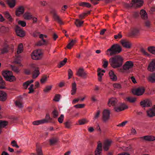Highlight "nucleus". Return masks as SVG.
Masks as SVG:
<instances>
[{"label": "nucleus", "mask_w": 155, "mask_h": 155, "mask_svg": "<svg viewBox=\"0 0 155 155\" xmlns=\"http://www.w3.org/2000/svg\"><path fill=\"white\" fill-rule=\"evenodd\" d=\"M117 102V100L116 98L112 97L109 99L107 105L110 107L111 106H115Z\"/></svg>", "instance_id": "14"}, {"label": "nucleus", "mask_w": 155, "mask_h": 155, "mask_svg": "<svg viewBox=\"0 0 155 155\" xmlns=\"http://www.w3.org/2000/svg\"><path fill=\"white\" fill-rule=\"evenodd\" d=\"M9 29L8 28L4 26L1 27L0 28V32L4 33L8 31Z\"/></svg>", "instance_id": "40"}, {"label": "nucleus", "mask_w": 155, "mask_h": 155, "mask_svg": "<svg viewBox=\"0 0 155 155\" xmlns=\"http://www.w3.org/2000/svg\"><path fill=\"white\" fill-rule=\"evenodd\" d=\"M147 50L150 52L155 55V47L150 46L148 47Z\"/></svg>", "instance_id": "44"}, {"label": "nucleus", "mask_w": 155, "mask_h": 155, "mask_svg": "<svg viewBox=\"0 0 155 155\" xmlns=\"http://www.w3.org/2000/svg\"><path fill=\"white\" fill-rule=\"evenodd\" d=\"M110 110L108 109H105L103 113L102 119L103 121L106 122L108 121L110 118Z\"/></svg>", "instance_id": "8"}, {"label": "nucleus", "mask_w": 155, "mask_h": 155, "mask_svg": "<svg viewBox=\"0 0 155 155\" xmlns=\"http://www.w3.org/2000/svg\"><path fill=\"white\" fill-rule=\"evenodd\" d=\"M120 42L124 47L127 48H131L132 44L130 41L124 39H123L120 41Z\"/></svg>", "instance_id": "10"}, {"label": "nucleus", "mask_w": 155, "mask_h": 155, "mask_svg": "<svg viewBox=\"0 0 155 155\" xmlns=\"http://www.w3.org/2000/svg\"><path fill=\"white\" fill-rule=\"evenodd\" d=\"M44 120H37L34 121L33 122V124L34 125H38L39 124L44 123V122L43 121H45Z\"/></svg>", "instance_id": "50"}, {"label": "nucleus", "mask_w": 155, "mask_h": 155, "mask_svg": "<svg viewBox=\"0 0 155 155\" xmlns=\"http://www.w3.org/2000/svg\"><path fill=\"white\" fill-rule=\"evenodd\" d=\"M32 15L29 12H27L23 15L24 18L26 20H30L32 18Z\"/></svg>", "instance_id": "26"}, {"label": "nucleus", "mask_w": 155, "mask_h": 155, "mask_svg": "<svg viewBox=\"0 0 155 155\" xmlns=\"http://www.w3.org/2000/svg\"><path fill=\"white\" fill-rule=\"evenodd\" d=\"M50 13L53 15V18L55 21H57L60 25H62L64 24L60 17L57 15L56 12L55 10H52L50 12Z\"/></svg>", "instance_id": "6"}, {"label": "nucleus", "mask_w": 155, "mask_h": 155, "mask_svg": "<svg viewBox=\"0 0 155 155\" xmlns=\"http://www.w3.org/2000/svg\"><path fill=\"white\" fill-rule=\"evenodd\" d=\"M16 78L15 76L13 75V74H11L10 76L7 77L5 80L7 81H9L10 82H13L15 81L16 80Z\"/></svg>", "instance_id": "38"}, {"label": "nucleus", "mask_w": 155, "mask_h": 155, "mask_svg": "<svg viewBox=\"0 0 155 155\" xmlns=\"http://www.w3.org/2000/svg\"><path fill=\"white\" fill-rule=\"evenodd\" d=\"M23 46L22 43H20L18 45L17 51V54H18L23 51Z\"/></svg>", "instance_id": "41"}, {"label": "nucleus", "mask_w": 155, "mask_h": 155, "mask_svg": "<svg viewBox=\"0 0 155 155\" xmlns=\"http://www.w3.org/2000/svg\"><path fill=\"white\" fill-rule=\"evenodd\" d=\"M61 95L59 94H56L55 95L53 101L55 102L58 101L60 98Z\"/></svg>", "instance_id": "48"}, {"label": "nucleus", "mask_w": 155, "mask_h": 155, "mask_svg": "<svg viewBox=\"0 0 155 155\" xmlns=\"http://www.w3.org/2000/svg\"><path fill=\"white\" fill-rule=\"evenodd\" d=\"M38 68H37L33 71V74L32 75L33 78H37L40 74Z\"/></svg>", "instance_id": "31"}, {"label": "nucleus", "mask_w": 155, "mask_h": 155, "mask_svg": "<svg viewBox=\"0 0 155 155\" xmlns=\"http://www.w3.org/2000/svg\"><path fill=\"white\" fill-rule=\"evenodd\" d=\"M140 138L143 140L148 141H153L155 140V137L151 135H148L141 137Z\"/></svg>", "instance_id": "17"}, {"label": "nucleus", "mask_w": 155, "mask_h": 155, "mask_svg": "<svg viewBox=\"0 0 155 155\" xmlns=\"http://www.w3.org/2000/svg\"><path fill=\"white\" fill-rule=\"evenodd\" d=\"M11 143L12 144V146L13 147H15L17 148H18L19 147V146L16 143V142L15 140L12 141L11 142Z\"/></svg>", "instance_id": "61"}, {"label": "nucleus", "mask_w": 155, "mask_h": 155, "mask_svg": "<svg viewBox=\"0 0 155 155\" xmlns=\"http://www.w3.org/2000/svg\"><path fill=\"white\" fill-rule=\"evenodd\" d=\"M3 14L5 18L8 19V21L10 22H12L13 19L11 15L8 12H3Z\"/></svg>", "instance_id": "23"}, {"label": "nucleus", "mask_w": 155, "mask_h": 155, "mask_svg": "<svg viewBox=\"0 0 155 155\" xmlns=\"http://www.w3.org/2000/svg\"><path fill=\"white\" fill-rule=\"evenodd\" d=\"M126 99L127 101L130 103H134L136 100V98L132 97H126Z\"/></svg>", "instance_id": "43"}, {"label": "nucleus", "mask_w": 155, "mask_h": 155, "mask_svg": "<svg viewBox=\"0 0 155 155\" xmlns=\"http://www.w3.org/2000/svg\"><path fill=\"white\" fill-rule=\"evenodd\" d=\"M139 14L138 12H133L132 16L133 18H136L139 17Z\"/></svg>", "instance_id": "55"}, {"label": "nucleus", "mask_w": 155, "mask_h": 155, "mask_svg": "<svg viewBox=\"0 0 155 155\" xmlns=\"http://www.w3.org/2000/svg\"><path fill=\"white\" fill-rule=\"evenodd\" d=\"M141 52L144 55L147 56H149V54L147 53L143 48H141L140 49Z\"/></svg>", "instance_id": "57"}, {"label": "nucleus", "mask_w": 155, "mask_h": 155, "mask_svg": "<svg viewBox=\"0 0 155 155\" xmlns=\"http://www.w3.org/2000/svg\"><path fill=\"white\" fill-rule=\"evenodd\" d=\"M111 141H110L108 140H106L104 142L103 148L105 151H107L108 150L110 147L111 146Z\"/></svg>", "instance_id": "19"}, {"label": "nucleus", "mask_w": 155, "mask_h": 155, "mask_svg": "<svg viewBox=\"0 0 155 155\" xmlns=\"http://www.w3.org/2000/svg\"><path fill=\"white\" fill-rule=\"evenodd\" d=\"M122 50V48L118 44H114L107 50L106 54L107 55L110 56H113L120 52Z\"/></svg>", "instance_id": "2"}, {"label": "nucleus", "mask_w": 155, "mask_h": 155, "mask_svg": "<svg viewBox=\"0 0 155 155\" xmlns=\"http://www.w3.org/2000/svg\"><path fill=\"white\" fill-rule=\"evenodd\" d=\"M36 151L38 155H43L42 147L40 144L37 143L36 144Z\"/></svg>", "instance_id": "22"}, {"label": "nucleus", "mask_w": 155, "mask_h": 155, "mask_svg": "<svg viewBox=\"0 0 155 155\" xmlns=\"http://www.w3.org/2000/svg\"><path fill=\"white\" fill-rule=\"evenodd\" d=\"M76 41L75 40H72L67 45L66 47L69 49H71L76 43Z\"/></svg>", "instance_id": "34"}, {"label": "nucleus", "mask_w": 155, "mask_h": 155, "mask_svg": "<svg viewBox=\"0 0 155 155\" xmlns=\"http://www.w3.org/2000/svg\"><path fill=\"white\" fill-rule=\"evenodd\" d=\"M123 5L125 8H130L132 7H133L135 8V5H134L132 2H131V3L130 4L124 3Z\"/></svg>", "instance_id": "39"}, {"label": "nucleus", "mask_w": 155, "mask_h": 155, "mask_svg": "<svg viewBox=\"0 0 155 155\" xmlns=\"http://www.w3.org/2000/svg\"><path fill=\"white\" fill-rule=\"evenodd\" d=\"M33 84H31V85L30 87L28 88V89L29 91V92H28V94L34 92V90L33 89Z\"/></svg>", "instance_id": "59"}, {"label": "nucleus", "mask_w": 155, "mask_h": 155, "mask_svg": "<svg viewBox=\"0 0 155 155\" xmlns=\"http://www.w3.org/2000/svg\"><path fill=\"white\" fill-rule=\"evenodd\" d=\"M111 66L114 68L121 67L124 62V58L120 55H115L110 58L109 61Z\"/></svg>", "instance_id": "1"}, {"label": "nucleus", "mask_w": 155, "mask_h": 155, "mask_svg": "<svg viewBox=\"0 0 155 155\" xmlns=\"http://www.w3.org/2000/svg\"><path fill=\"white\" fill-rule=\"evenodd\" d=\"M102 144L100 141L98 142V144L96 150L102 151Z\"/></svg>", "instance_id": "49"}, {"label": "nucleus", "mask_w": 155, "mask_h": 155, "mask_svg": "<svg viewBox=\"0 0 155 155\" xmlns=\"http://www.w3.org/2000/svg\"><path fill=\"white\" fill-rule=\"evenodd\" d=\"M51 86H47L44 89L43 91L45 93L48 92L51 90Z\"/></svg>", "instance_id": "51"}, {"label": "nucleus", "mask_w": 155, "mask_h": 155, "mask_svg": "<svg viewBox=\"0 0 155 155\" xmlns=\"http://www.w3.org/2000/svg\"><path fill=\"white\" fill-rule=\"evenodd\" d=\"M77 75L79 77H83L85 78L86 77L87 74L84 72L83 68H80L78 69L77 72Z\"/></svg>", "instance_id": "13"}, {"label": "nucleus", "mask_w": 155, "mask_h": 155, "mask_svg": "<svg viewBox=\"0 0 155 155\" xmlns=\"http://www.w3.org/2000/svg\"><path fill=\"white\" fill-rule=\"evenodd\" d=\"M140 104L142 107H150L151 103L149 99H146L141 101L140 102Z\"/></svg>", "instance_id": "9"}, {"label": "nucleus", "mask_w": 155, "mask_h": 155, "mask_svg": "<svg viewBox=\"0 0 155 155\" xmlns=\"http://www.w3.org/2000/svg\"><path fill=\"white\" fill-rule=\"evenodd\" d=\"M8 122L5 120H0V134L1 133V128L5 127L8 125Z\"/></svg>", "instance_id": "29"}, {"label": "nucleus", "mask_w": 155, "mask_h": 155, "mask_svg": "<svg viewBox=\"0 0 155 155\" xmlns=\"http://www.w3.org/2000/svg\"><path fill=\"white\" fill-rule=\"evenodd\" d=\"M128 108V107L127 105L124 104H123L120 107H114V109L116 112H119L127 109Z\"/></svg>", "instance_id": "18"}, {"label": "nucleus", "mask_w": 155, "mask_h": 155, "mask_svg": "<svg viewBox=\"0 0 155 155\" xmlns=\"http://www.w3.org/2000/svg\"><path fill=\"white\" fill-rule=\"evenodd\" d=\"M7 4L10 8H13L15 5V0H6Z\"/></svg>", "instance_id": "25"}, {"label": "nucleus", "mask_w": 155, "mask_h": 155, "mask_svg": "<svg viewBox=\"0 0 155 155\" xmlns=\"http://www.w3.org/2000/svg\"><path fill=\"white\" fill-rule=\"evenodd\" d=\"M109 74L110 77V78L113 81H116L117 80V78L116 76L114 73L113 71H110L109 73Z\"/></svg>", "instance_id": "27"}, {"label": "nucleus", "mask_w": 155, "mask_h": 155, "mask_svg": "<svg viewBox=\"0 0 155 155\" xmlns=\"http://www.w3.org/2000/svg\"><path fill=\"white\" fill-rule=\"evenodd\" d=\"M84 23L83 21H81L79 19H76L75 22V24L77 27L82 26Z\"/></svg>", "instance_id": "37"}, {"label": "nucleus", "mask_w": 155, "mask_h": 155, "mask_svg": "<svg viewBox=\"0 0 155 155\" xmlns=\"http://www.w3.org/2000/svg\"><path fill=\"white\" fill-rule=\"evenodd\" d=\"M139 33V30L137 28H134L131 31V35L134 37L138 36Z\"/></svg>", "instance_id": "32"}, {"label": "nucleus", "mask_w": 155, "mask_h": 155, "mask_svg": "<svg viewBox=\"0 0 155 155\" xmlns=\"http://www.w3.org/2000/svg\"><path fill=\"white\" fill-rule=\"evenodd\" d=\"M147 115L152 117L155 116V105L150 110L147 111Z\"/></svg>", "instance_id": "21"}, {"label": "nucleus", "mask_w": 155, "mask_h": 155, "mask_svg": "<svg viewBox=\"0 0 155 155\" xmlns=\"http://www.w3.org/2000/svg\"><path fill=\"white\" fill-rule=\"evenodd\" d=\"M58 139L57 138H52L49 140L50 144L52 145L57 143Z\"/></svg>", "instance_id": "35"}, {"label": "nucleus", "mask_w": 155, "mask_h": 155, "mask_svg": "<svg viewBox=\"0 0 155 155\" xmlns=\"http://www.w3.org/2000/svg\"><path fill=\"white\" fill-rule=\"evenodd\" d=\"M64 115L62 114H61V115L60 117L58 118V121L60 123H61L63 122L64 120Z\"/></svg>", "instance_id": "63"}, {"label": "nucleus", "mask_w": 155, "mask_h": 155, "mask_svg": "<svg viewBox=\"0 0 155 155\" xmlns=\"http://www.w3.org/2000/svg\"><path fill=\"white\" fill-rule=\"evenodd\" d=\"M0 84L4 86H5V82L1 76H0Z\"/></svg>", "instance_id": "64"}, {"label": "nucleus", "mask_w": 155, "mask_h": 155, "mask_svg": "<svg viewBox=\"0 0 155 155\" xmlns=\"http://www.w3.org/2000/svg\"><path fill=\"white\" fill-rule=\"evenodd\" d=\"M43 120H45L44 121V123H47L49 121H51L52 120V118H51L50 117V115L49 114H47L46 115V117L45 119H43Z\"/></svg>", "instance_id": "42"}, {"label": "nucleus", "mask_w": 155, "mask_h": 155, "mask_svg": "<svg viewBox=\"0 0 155 155\" xmlns=\"http://www.w3.org/2000/svg\"><path fill=\"white\" fill-rule=\"evenodd\" d=\"M76 84L75 82L72 84V90H71V94L72 95H74L77 91Z\"/></svg>", "instance_id": "28"}, {"label": "nucleus", "mask_w": 155, "mask_h": 155, "mask_svg": "<svg viewBox=\"0 0 155 155\" xmlns=\"http://www.w3.org/2000/svg\"><path fill=\"white\" fill-rule=\"evenodd\" d=\"M13 74L12 71L6 70L2 71V75L5 79Z\"/></svg>", "instance_id": "24"}, {"label": "nucleus", "mask_w": 155, "mask_h": 155, "mask_svg": "<svg viewBox=\"0 0 155 155\" xmlns=\"http://www.w3.org/2000/svg\"><path fill=\"white\" fill-rule=\"evenodd\" d=\"M134 66L133 62L131 61H127L123 66V68L120 70V72H124V70H128L129 69L132 68Z\"/></svg>", "instance_id": "5"}, {"label": "nucleus", "mask_w": 155, "mask_h": 155, "mask_svg": "<svg viewBox=\"0 0 155 155\" xmlns=\"http://www.w3.org/2000/svg\"><path fill=\"white\" fill-rule=\"evenodd\" d=\"M101 69L100 68H98L97 70L98 72L97 75L98 77V79L100 82L102 81V77L101 76Z\"/></svg>", "instance_id": "52"}, {"label": "nucleus", "mask_w": 155, "mask_h": 155, "mask_svg": "<svg viewBox=\"0 0 155 155\" xmlns=\"http://www.w3.org/2000/svg\"><path fill=\"white\" fill-rule=\"evenodd\" d=\"M10 66L12 68V70L14 72L17 73L19 72L20 70L18 67L12 65H11Z\"/></svg>", "instance_id": "45"}, {"label": "nucleus", "mask_w": 155, "mask_h": 155, "mask_svg": "<svg viewBox=\"0 0 155 155\" xmlns=\"http://www.w3.org/2000/svg\"><path fill=\"white\" fill-rule=\"evenodd\" d=\"M18 24L21 25V26L23 27H25L26 25V23L25 21L20 20L18 21Z\"/></svg>", "instance_id": "56"}, {"label": "nucleus", "mask_w": 155, "mask_h": 155, "mask_svg": "<svg viewBox=\"0 0 155 155\" xmlns=\"http://www.w3.org/2000/svg\"><path fill=\"white\" fill-rule=\"evenodd\" d=\"M79 5L80 6L86 7L88 8H90L91 6L90 3L86 2H81L79 3Z\"/></svg>", "instance_id": "36"}, {"label": "nucleus", "mask_w": 155, "mask_h": 155, "mask_svg": "<svg viewBox=\"0 0 155 155\" xmlns=\"http://www.w3.org/2000/svg\"><path fill=\"white\" fill-rule=\"evenodd\" d=\"M132 2L135 5V8H140L143 3L142 0H132Z\"/></svg>", "instance_id": "11"}, {"label": "nucleus", "mask_w": 155, "mask_h": 155, "mask_svg": "<svg viewBox=\"0 0 155 155\" xmlns=\"http://www.w3.org/2000/svg\"><path fill=\"white\" fill-rule=\"evenodd\" d=\"M15 31L17 36L20 37H23L25 36V31L18 25H16L15 28Z\"/></svg>", "instance_id": "7"}, {"label": "nucleus", "mask_w": 155, "mask_h": 155, "mask_svg": "<svg viewBox=\"0 0 155 155\" xmlns=\"http://www.w3.org/2000/svg\"><path fill=\"white\" fill-rule=\"evenodd\" d=\"M25 11V8L23 6H20L15 11V15L17 16H20L21 15L24 14Z\"/></svg>", "instance_id": "12"}, {"label": "nucleus", "mask_w": 155, "mask_h": 155, "mask_svg": "<svg viewBox=\"0 0 155 155\" xmlns=\"http://www.w3.org/2000/svg\"><path fill=\"white\" fill-rule=\"evenodd\" d=\"M147 70L150 72H153L155 70V59L149 64Z\"/></svg>", "instance_id": "16"}, {"label": "nucleus", "mask_w": 155, "mask_h": 155, "mask_svg": "<svg viewBox=\"0 0 155 155\" xmlns=\"http://www.w3.org/2000/svg\"><path fill=\"white\" fill-rule=\"evenodd\" d=\"M140 15L142 19L146 20L148 19V15L145 10L142 9L140 10Z\"/></svg>", "instance_id": "15"}, {"label": "nucleus", "mask_w": 155, "mask_h": 155, "mask_svg": "<svg viewBox=\"0 0 155 155\" xmlns=\"http://www.w3.org/2000/svg\"><path fill=\"white\" fill-rule=\"evenodd\" d=\"M148 80L149 81L152 83L155 82V73H153L151 75L149 76Z\"/></svg>", "instance_id": "33"}, {"label": "nucleus", "mask_w": 155, "mask_h": 155, "mask_svg": "<svg viewBox=\"0 0 155 155\" xmlns=\"http://www.w3.org/2000/svg\"><path fill=\"white\" fill-rule=\"evenodd\" d=\"M47 80V77L46 75H44L40 80V82L41 84L45 83Z\"/></svg>", "instance_id": "54"}, {"label": "nucleus", "mask_w": 155, "mask_h": 155, "mask_svg": "<svg viewBox=\"0 0 155 155\" xmlns=\"http://www.w3.org/2000/svg\"><path fill=\"white\" fill-rule=\"evenodd\" d=\"M31 58L33 60H39L41 59L43 56V53L39 50L34 51L31 54Z\"/></svg>", "instance_id": "3"}, {"label": "nucleus", "mask_w": 155, "mask_h": 155, "mask_svg": "<svg viewBox=\"0 0 155 155\" xmlns=\"http://www.w3.org/2000/svg\"><path fill=\"white\" fill-rule=\"evenodd\" d=\"M1 51V53L2 54L7 53L8 52L7 48L6 47L3 48V49H2Z\"/></svg>", "instance_id": "62"}, {"label": "nucleus", "mask_w": 155, "mask_h": 155, "mask_svg": "<svg viewBox=\"0 0 155 155\" xmlns=\"http://www.w3.org/2000/svg\"><path fill=\"white\" fill-rule=\"evenodd\" d=\"M145 91V88L144 87H140L133 89L132 91V94L138 96L142 95Z\"/></svg>", "instance_id": "4"}, {"label": "nucleus", "mask_w": 155, "mask_h": 155, "mask_svg": "<svg viewBox=\"0 0 155 155\" xmlns=\"http://www.w3.org/2000/svg\"><path fill=\"white\" fill-rule=\"evenodd\" d=\"M144 22V26L148 28H150L151 27L152 24L150 21L148 20H145Z\"/></svg>", "instance_id": "30"}, {"label": "nucleus", "mask_w": 155, "mask_h": 155, "mask_svg": "<svg viewBox=\"0 0 155 155\" xmlns=\"http://www.w3.org/2000/svg\"><path fill=\"white\" fill-rule=\"evenodd\" d=\"M7 98V94L4 91H0V101H5Z\"/></svg>", "instance_id": "20"}, {"label": "nucleus", "mask_w": 155, "mask_h": 155, "mask_svg": "<svg viewBox=\"0 0 155 155\" xmlns=\"http://www.w3.org/2000/svg\"><path fill=\"white\" fill-rule=\"evenodd\" d=\"M87 122V121L85 119H83L78 120V123L79 125L84 124Z\"/></svg>", "instance_id": "53"}, {"label": "nucleus", "mask_w": 155, "mask_h": 155, "mask_svg": "<svg viewBox=\"0 0 155 155\" xmlns=\"http://www.w3.org/2000/svg\"><path fill=\"white\" fill-rule=\"evenodd\" d=\"M68 79L71 78L73 76V72L71 69H69L68 70Z\"/></svg>", "instance_id": "60"}, {"label": "nucleus", "mask_w": 155, "mask_h": 155, "mask_svg": "<svg viewBox=\"0 0 155 155\" xmlns=\"http://www.w3.org/2000/svg\"><path fill=\"white\" fill-rule=\"evenodd\" d=\"M113 86L114 88L120 89L122 87L121 85L118 83L114 84L113 85Z\"/></svg>", "instance_id": "58"}, {"label": "nucleus", "mask_w": 155, "mask_h": 155, "mask_svg": "<svg viewBox=\"0 0 155 155\" xmlns=\"http://www.w3.org/2000/svg\"><path fill=\"white\" fill-rule=\"evenodd\" d=\"M52 114L53 115V117L54 118H57L58 115V111L55 109L52 111Z\"/></svg>", "instance_id": "47"}, {"label": "nucleus", "mask_w": 155, "mask_h": 155, "mask_svg": "<svg viewBox=\"0 0 155 155\" xmlns=\"http://www.w3.org/2000/svg\"><path fill=\"white\" fill-rule=\"evenodd\" d=\"M67 59L66 58H65L63 61L60 62L59 64L58 65V67L60 68L65 65V63L67 62Z\"/></svg>", "instance_id": "46"}]
</instances>
